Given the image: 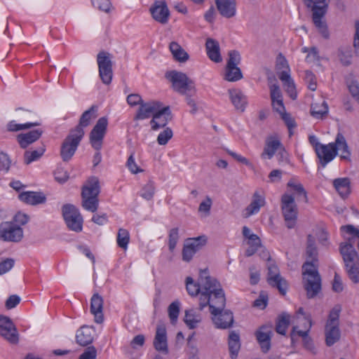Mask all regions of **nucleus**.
I'll use <instances>...</instances> for the list:
<instances>
[{
  "instance_id": "nucleus-57",
  "label": "nucleus",
  "mask_w": 359,
  "mask_h": 359,
  "mask_svg": "<svg viewBox=\"0 0 359 359\" xmlns=\"http://www.w3.org/2000/svg\"><path fill=\"white\" fill-rule=\"evenodd\" d=\"M54 175L55 180L60 183L66 182L69 178V175L67 172L62 168H58L55 171Z\"/></svg>"
},
{
  "instance_id": "nucleus-3",
  "label": "nucleus",
  "mask_w": 359,
  "mask_h": 359,
  "mask_svg": "<svg viewBox=\"0 0 359 359\" xmlns=\"http://www.w3.org/2000/svg\"><path fill=\"white\" fill-rule=\"evenodd\" d=\"M291 322L293 324L292 330L290 334L292 342L294 343L300 337L302 339L304 346L306 348L311 349L312 344L309 336L312 326L311 316L304 313L303 309L300 308Z\"/></svg>"
},
{
  "instance_id": "nucleus-14",
  "label": "nucleus",
  "mask_w": 359,
  "mask_h": 359,
  "mask_svg": "<svg viewBox=\"0 0 359 359\" xmlns=\"http://www.w3.org/2000/svg\"><path fill=\"white\" fill-rule=\"evenodd\" d=\"M99 75L102 82L109 84L112 79L111 56L109 53L102 51L97 56Z\"/></svg>"
},
{
  "instance_id": "nucleus-50",
  "label": "nucleus",
  "mask_w": 359,
  "mask_h": 359,
  "mask_svg": "<svg viewBox=\"0 0 359 359\" xmlns=\"http://www.w3.org/2000/svg\"><path fill=\"white\" fill-rule=\"evenodd\" d=\"M44 149L34 151H27L25 154V163L29 164L33 161L38 160L44 153Z\"/></svg>"
},
{
  "instance_id": "nucleus-61",
  "label": "nucleus",
  "mask_w": 359,
  "mask_h": 359,
  "mask_svg": "<svg viewBox=\"0 0 359 359\" xmlns=\"http://www.w3.org/2000/svg\"><path fill=\"white\" fill-rule=\"evenodd\" d=\"M267 301V295L265 293L262 292L259 294V297L255 301L254 306L257 308L263 309L266 306Z\"/></svg>"
},
{
  "instance_id": "nucleus-49",
  "label": "nucleus",
  "mask_w": 359,
  "mask_h": 359,
  "mask_svg": "<svg viewBox=\"0 0 359 359\" xmlns=\"http://www.w3.org/2000/svg\"><path fill=\"white\" fill-rule=\"evenodd\" d=\"M180 303L178 301L172 302L168 309V316L172 324H175L179 316Z\"/></svg>"
},
{
  "instance_id": "nucleus-26",
  "label": "nucleus",
  "mask_w": 359,
  "mask_h": 359,
  "mask_svg": "<svg viewBox=\"0 0 359 359\" xmlns=\"http://www.w3.org/2000/svg\"><path fill=\"white\" fill-rule=\"evenodd\" d=\"M265 197L259 192H255L249 205L243 210V215L245 217H250L257 214L261 208L265 205Z\"/></svg>"
},
{
  "instance_id": "nucleus-25",
  "label": "nucleus",
  "mask_w": 359,
  "mask_h": 359,
  "mask_svg": "<svg viewBox=\"0 0 359 359\" xmlns=\"http://www.w3.org/2000/svg\"><path fill=\"white\" fill-rule=\"evenodd\" d=\"M154 346L156 351L167 353L168 350V339L167 331L165 325H158L155 338L154 340Z\"/></svg>"
},
{
  "instance_id": "nucleus-35",
  "label": "nucleus",
  "mask_w": 359,
  "mask_h": 359,
  "mask_svg": "<svg viewBox=\"0 0 359 359\" xmlns=\"http://www.w3.org/2000/svg\"><path fill=\"white\" fill-rule=\"evenodd\" d=\"M289 191L294 198L296 197L298 201H302L305 203L308 201L307 194L303 185L294 179H291L287 182Z\"/></svg>"
},
{
  "instance_id": "nucleus-39",
  "label": "nucleus",
  "mask_w": 359,
  "mask_h": 359,
  "mask_svg": "<svg viewBox=\"0 0 359 359\" xmlns=\"http://www.w3.org/2000/svg\"><path fill=\"white\" fill-rule=\"evenodd\" d=\"M201 315L194 309L185 311L184 321L189 329L196 328L201 322Z\"/></svg>"
},
{
  "instance_id": "nucleus-43",
  "label": "nucleus",
  "mask_w": 359,
  "mask_h": 359,
  "mask_svg": "<svg viewBox=\"0 0 359 359\" xmlns=\"http://www.w3.org/2000/svg\"><path fill=\"white\" fill-rule=\"evenodd\" d=\"M130 242V233L129 231L123 228H120L118 231L116 236V243L119 248L124 251H126L128 248Z\"/></svg>"
},
{
  "instance_id": "nucleus-10",
  "label": "nucleus",
  "mask_w": 359,
  "mask_h": 359,
  "mask_svg": "<svg viewBox=\"0 0 359 359\" xmlns=\"http://www.w3.org/2000/svg\"><path fill=\"white\" fill-rule=\"evenodd\" d=\"M341 311L339 306H334L330 313L325 326V339L327 346H332L340 338L339 317Z\"/></svg>"
},
{
  "instance_id": "nucleus-51",
  "label": "nucleus",
  "mask_w": 359,
  "mask_h": 359,
  "mask_svg": "<svg viewBox=\"0 0 359 359\" xmlns=\"http://www.w3.org/2000/svg\"><path fill=\"white\" fill-rule=\"evenodd\" d=\"M173 133L170 128H166L159 133L157 137V142L160 145H165L172 137Z\"/></svg>"
},
{
  "instance_id": "nucleus-32",
  "label": "nucleus",
  "mask_w": 359,
  "mask_h": 359,
  "mask_svg": "<svg viewBox=\"0 0 359 359\" xmlns=\"http://www.w3.org/2000/svg\"><path fill=\"white\" fill-rule=\"evenodd\" d=\"M215 4L222 16L229 18L236 15V3L235 0H216Z\"/></svg>"
},
{
  "instance_id": "nucleus-41",
  "label": "nucleus",
  "mask_w": 359,
  "mask_h": 359,
  "mask_svg": "<svg viewBox=\"0 0 359 359\" xmlns=\"http://www.w3.org/2000/svg\"><path fill=\"white\" fill-rule=\"evenodd\" d=\"M329 111L328 105L325 100L316 102L311 107V115L316 118H322L327 114Z\"/></svg>"
},
{
  "instance_id": "nucleus-60",
  "label": "nucleus",
  "mask_w": 359,
  "mask_h": 359,
  "mask_svg": "<svg viewBox=\"0 0 359 359\" xmlns=\"http://www.w3.org/2000/svg\"><path fill=\"white\" fill-rule=\"evenodd\" d=\"M226 151L230 156H231L237 161H238L243 164H245V165H247L248 167H252V163L245 157H244V156H241V154H238L234 151L229 150V149H227Z\"/></svg>"
},
{
  "instance_id": "nucleus-22",
  "label": "nucleus",
  "mask_w": 359,
  "mask_h": 359,
  "mask_svg": "<svg viewBox=\"0 0 359 359\" xmlns=\"http://www.w3.org/2000/svg\"><path fill=\"white\" fill-rule=\"evenodd\" d=\"M315 152L323 168L336 157V149L332 142L327 144H323L320 147L316 148Z\"/></svg>"
},
{
  "instance_id": "nucleus-6",
  "label": "nucleus",
  "mask_w": 359,
  "mask_h": 359,
  "mask_svg": "<svg viewBox=\"0 0 359 359\" xmlns=\"http://www.w3.org/2000/svg\"><path fill=\"white\" fill-rule=\"evenodd\" d=\"M166 78L172 83L173 90L178 93L184 95L195 93V83L186 74L175 70L170 71L166 74Z\"/></svg>"
},
{
  "instance_id": "nucleus-7",
  "label": "nucleus",
  "mask_w": 359,
  "mask_h": 359,
  "mask_svg": "<svg viewBox=\"0 0 359 359\" xmlns=\"http://www.w3.org/2000/svg\"><path fill=\"white\" fill-rule=\"evenodd\" d=\"M276 68L278 76L282 81L285 91L292 100H295L297 92L294 81L290 76V69L286 59L280 54L277 57Z\"/></svg>"
},
{
  "instance_id": "nucleus-55",
  "label": "nucleus",
  "mask_w": 359,
  "mask_h": 359,
  "mask_svg": "<svg viewBox=\"0 0 359 359\" xmlns=\"http://www.w3.org/2000/svg\"><path fill=\"white\" fill-rule=\"evenodd\" d=\"M348 88L353 97L359 104V84L356 81H351L348 83Z\"/></svg>"
},
{
  "instance_id": "nucleus-5",
  "label": "nucleus",
  "mask_w": 359,
  "mask_h": 359,
  "mask_svg": "<svg viewBox=\"0 0 359 359\" xmlns=\"http://www.w3.org/2000/svg\"><path fill=\"white\" fill-rule=\"evenodd\" d=\"M270 94L273 109L278 113L280 118L285 122L289 131V135L291 137L294 133V130L297 127V124L291 115L285 111L282 93L279 86L276 84L271 86Z\"/></svg>"
},
{
  "instance_id": "nucleus-59",
  "label": "nucleus",
  "mask_w": 359,
  "mask_h": 359,
  "mask_svg": "<svg viewBox=\"0 0 359 359\" xmlns=\"http://www.w3.org/2000/svg\"><path fill=\"white\" fill-rule=\"evenodd\" d=\"M127 167L129 169V170L133 174H137L142 171L135 163V158L133 155H130L127 161Z\"/></svg>"
},
{
  "instance_id": "nucleus-29",
  "label": "nucleus",
  "mask_w": 359,
  "mask_h": 359,
  "mask_svg": "<svg viewBox=\"0 0 359 359\" xmlns=\"http://www.w3.org/2000/svg\"><path fill=\"white\" fill-rule=\"evenodd\" d=\"M205 50L208 58L215 62L219 63L222 61L219 42L213 39L208 38L205 42Z\"/></svg>"
},
{
  "instance_id": "nucleus-20",
  "label": "nucleus",
  "mask_w": 359,
  "mask_h": 359,
  "mask_svg": "<svg viewBox=\"0 0 359 359\" xmlns=\"http://www.w3.org/2000/svg\"><path fill=\"white\" fill-rule=\"evenodd\" d=\"M170 119L171 112L169 107H163L161 104L152 117L150 122L151 128L154 130H157L165 127Z\"/></svg>"
},
{
  "instance_id": "nucleus-53",
  "label": "nucleus",
  "mask_w": 359,
  "mask_h": 359,
  "mask_svg": "<svg viewBox=\"0 0 359 359\" xmlns=\"http://www.w3.org/2000/svg\"><path fill=\"white\" fill-rule=\"evenodd\" d=\"M154 184L149 182L142 188L140 196L146 200H150L154 196Z\"/></svg>"
},
{
  "instance_id": "nucleus-54",
  "label": "nucleus",
  "mask_w": 359,
  "mask_h": 359,
  "mask_svg": "<svg viewBox=\"0 0 359 359\" xmlns=\"http://www.w3.org/2000/svg\"><path fill=\"white\" fill-rule=\"evenodd\" d=\"M179 239V233L177 229H172L170 231L169 233V249L172 251L177 245V243Z\"/></svg>"
},
{
  "instance_id": "nucleus-52",
  "label": "nucleus",
  "mask_w": 359,
  "mask_h": 359,
  "mask_svg": "<svg viewBox=\"0 0 359 359\" xmlns=\"http://www.w3.org/2000/svg\"><path fill=\"white\" fill-rule=\"evenodd\" d=\"M93 6L105 13H109L111 8L109 0H91Z\"/></svg>"
},
{
  "instance_id": "nucleus-1",
  "label": "nucleus",
  "mask_w": 359,
  "mask_h": 359,
  "mask_svg": "<svg viewBox=\"0 0 359 359\" xmlns=\"http://www.w3.org/2000/svg\"><path fill=\"white\" fill-rule=\"evenodd\" d=\"M186 289L191 297H198L200 309L209 306L212 320L218 329H227L233 325V313L223 311L226 299L219 283L209 274L208 269L200 270L198 282L191 277H187Z\"/></svg>"
},
{
  "instance_id": "nucleus-64",
  "label": "nucleus",
  "mask_w": 359,
  "mask_h": 359,
  "mask_svg": "<svg viewBox=\"0 0 359 359\" xmlns=\"http://www.w3.org/2000/svg\"><path fill=\"white\" fill-rule=\"evenodd\" d=\"M332 289L336 292H341L343 289V283L341 277L335 273L333 283H332Z\"/></svg>"
},
{
  "instance_id": "nucleus-27",
  "label": "nucleus",
  "mask_w": 359,
  "mask_h": 359,
  "mask_svg": "<svg viewBox=\"0 0 359 359\" xmlns=\"http://www.w3.org/2000/svg\"><path fill=\"white\" fill-rule=\"evenodd\" d=\"M90 313L94 316V320L96 323H102L103 322V299L98 294H95L91 297Z\"/></svg>"
},
{
  "instance_id": "nucleus-18",
  "label": "nucleus",
  "mask_w": 359,
  "mask_h": 359,
  "mask_svg": "<svg viewBox=\"0 0 359 359\" xmlns=\"http://www.w3.org/2000/svg\"><path fill=\"white\" fill-rule=\"evenodd\" d=\"M0 335L12 344L18 341L16 327L8 317L0 316Z\"/></svg>"
},
{
  "instance_id": "nucleus-31",
  "label": "nucleus",
  "mask_w": 359,
  "mask_h": 359,
  "mask_svg": "<svg viewBox=\"0 0 359 359\" xmlns=\"http://www.w3.org/2000/svg\"><path fill=\"white\" fill-rule=\"evenodd\" d=\"M332 144L336 149V156L339 154L341 158L350 160L351 151L344 136L341 133L337 135L335 141Z\"/></svg>"
},
{
  "instance_id": "nucleus-17",
  "label": "nucleus",
  "mask_w": 359,
  "mask_h": 359,
  "mask_svg": "<svg viewBox=\"0 0 359 359\" xmlns=\"http://www.w3.org/2000/svg\"><path fill=\"white\" fill-rule=\"evenodd\" d=\"M207 243L205 236H200L196 238H189L184 246L182 251V259L184 261L189 262L194 255L200 250Z\"/></svg>"
},
{
  "instance_id": "nucleus-21",
  "label": "nucleus",
  "mask_w": 359,
  "mask_h": 359,
  "mask_svg": "<svg viewBox=\"0 0 359 359\" xmlns=\"http://www.w3.org/2000/svg\"><path fill=\"white\" fill-rule=\"evenodd\" d=\"M268 270L269 283L277 287L281 294H285L287 290V283L280 276L277 266L274 264H269Z\"/></svg>"
},
{
  "instance_id": "nucleus-37",
  "label": "nucleus",
  "mask_w": 359,
  "mask_h": 359,
  "mask_svg": "<svg viewBox=\"0 0 359 359\" xmlns=\"http://www.w3.org/2000/svg\"><path fill=\"white\" fill-rule=\"evenodd\" d=\"M281 147L280 141L277 137H269L266 140V145L262 154V157L271 159Z\"/></svg>"
},
{
  "instance_id": "nucleus-8",
  "label": "nucleus",
  "mask_w": 359,
  "mask_h": 359,
  "mask_svg": "<svg viewBox=\"0 0 359 359\" xmlns=\"http://www.w3.org/2000/svg\"><path fill=\"white\" fill-rule=\"evenodd\" d=\"M83 135V129L81 127H76L70 132L61 146L60 155L63 161H68L72 158Z\"/></svg>"
},
{
  "instance_id": "nucleus-40",
  "label": "nucleus",
  "mask_w": 359,
  "mask_h": 359,
  "mask_svg": "<svg viewBox=\"0 0 359 359\" xmlns=\"http://www.w3.org/2000/svg\"><path fill=\"white\" fill-rule=\"evenodd\" d=\"M170 50L175 58L178 62H184L189 60L188 53L177 42L172 41L169 45Z\"/></svg>"
},
{
  "instance_id": "nucleus-45",
  "label": "nucleus",
  "mask_w": 359,
  "mask_h": 359,
  "mask_svg": "<svg viewBox=\"0 0 359 359\" xmlns=\"http://www.w3.org/2000/svg\"><path fill=\"white\" fill-rule=\"evenodd\" d=\"M291 321L292 320H290V316L289 314H287V313L282 314L279 317L278 322L276 323V332L278 334L285 335L287 332L288 325Z\"/></svg>"
},
{
  "instance_id": "nucleus-58",
  "label": "nucleus",
  "mask_w": 359,
  "mask_h": 359,
  "mask_svg": "<svg viewBox=\"0 0 359 359\" xmlns=\"http://www.w3.org/2000/svg\"><path fill=\"white\" fill-rule=\"evenodd\" d=\"M127 102L131 107H135L138 104L141 105L142 104V97L139 94H130L127 97Z\"/></svg>"
},
{
  "instance_id": "nucleus-11",
  "label": "nucleus",
  "mask_w": 359,
  "mask_h": 359,
  "mask_svg": "<svg viewBox=\"0 0 359 359\" xmlns=\"http://www.w3.org/2000/svg\"><path fill=\"white\" fill-rule=\"evenodd\" d=\"M281 209L289 229L294 227L297 219V207L294 197L290 193H285L281 198Z\"/></svg>"
},
{
  "instance_id": "nucleus-4",
  "label": "nucleus",
  "mask_w": 359,
  "mask_h": 359,
  "mask_svg": "<svg viewBox=\"0 0 359 359\" xmlns=\"http://www.w3.org/2000/svg\"><path fill=\"white\" fill-rule=\"evenodd\" d=\"M100 194L99 180L95 177H90L83 187L82 207L87 211L95 212L98 209Z\"/></svg>"
},
{
  "instance_id": "nucleus-15",
  "label": "nucleus",
  "mask_w": 359,
  "mask_h": 359,
  "mask_svg": "<svg viewBox=\"0 0 359 359\" xmlns=\"http://www.w3.org/2000/svg\"><path fill=\"white\" fill-rule=\"evenodd\" d=\"M108 126V120L106 117L98 119L90 134V143L94 149L100 150L102 147V140L105 135Z\"/></svg>"
},
{
  "instance_id": "nucleus-9",
  "label": "nucleus",
  "mask_w": 359,
  "mask_h": 359,
  "mask_svg": "<svg viewBox=\"0 0 359 359\" xmlns=\"http://www.w3.org/2000/svg\"><path fill=\"white\" fill-rule=\"evenodd\" d=\"M241 61V56L238 51L233 50L229 52L223 74V79L225 81L236 82L243 78L242 72L238 67Z\"/></svg>"
},
{
  "instance_id": "nucleus-28",
  "label": "nucleus",
  "mask_w": 359,
  "mask_h": 359,
  "mask_svg": "<svg viewBox=\"0 0 359 359\" xmlns=\"http://www.w3.org/2000/svg\"><path fill=\"white\" fill-rule=\"evenodd\" d=\"M161 104V102L157 101H152L146 103L142 102V104L140 106L135 118L137 119L142 120L148 118L151 116L153 117Z\"/></svg>"
},
{
  "instance_id": "nucleus-23",
  "label": "nucleus",
  "mask_w": 359,
  "mask_h": 359,
  "mask_svg": "<svg viewBox=\"0 0 359 359\" xmlns=\"http://www.w3.org/2000/svg\"><path fill=\"white\" fill-rule=\"evenodd\" d=\"M150 13L153 18L160 23L165 24L168 20L170 13L165 1H156L151 6Z\"/></svg>"
},
{
  "instance_id": "nucleus-2",
  "label": "nucleus",
  "mask_w": 359,
  "mask_h": 359,
  "mask_svg": "<svg viewBox=\"0 0 359 359\" xmlns=\"http://www.w3.org/2000/svg\"><path fill=\"white\" fill-rule=\"evenodd\" d=\"M318 250L315 238L309 235L306 249V262L302 266V276L304 288L308 297H315L320 290L321 279L318 271Z\"/></svg>"
},
{
  "instance_id": "nucleus-38",
  "label": "nucleus",
  "mask_w": 359,
  "mask_h": 359,
  "mask_svg": "<svg viewBox=\"0 0 359 359\" xmlns=\"http://www.w3.org/2000/svg\"><path fill=\"white\" fill-rule=\"evenodd\" d=\"M350 180L347 177L333 180V186L341 197H346L351 192Z\"/></svg>"
},
{
  "instance_id": "nucleus-44",
  "label": "nucleus",
  "mask_w": 359,
  "mask_h": 359,
  "mask_svg": "<svg viewBox=\"0 0 359 359\" xmlns=\"http://www.w3.org/2000/svg\"><path fill=\"white\" fill-rule=\"evenodd\" d=\"M212 200L206 196L199 204L198 212L201 217H208L210 215Z\"/></svg>"
},
{
  "instance_id": "nucleus-24",
  "label": "nucleus",
  "mask_w": 359,
  "mask_h": 359,
  "mask_svg": "<svg viewBox=\"0 0 359 359\" xmlns=\"http://www.w3.org/2000/svg\"><path fill=\"white\" fill-rule=\"evenodd\" d=\"M229 99L235 107L240 111H244L248 105L247 96L238 88H232L228 90Z\"/></svg>"
},
{
  "instance_id": "nucleus-34",
  "label": "nucleus",
  "mask_w": 359,
  "mask_h": 359,
  "mask_svg": "<svg viewBox=\"0 0 359 359\" xmlns=\"http://www.w3.org/2000/svg\"><path fill=\"white\" fill-rule=\"evenodd\" d=\"M19 199L29 205H36L44 203L46 198L43 193L36 191H24L19 194Z\"/></svg>"
},
{
  "instance_id": "nucleus-56",
  "label": "nucleus",
  "mask_w": 359,
  "mask_h": 359,
  "mask_svg": "<svg viewBox=\"0 0 359 359\" xmlns=\"http://www.w3.org/2000/svg\"><path fill=\"white\" fill-rule=\"evenodd\" d=\"M14 260L11 258L6 259L0 262V275L8 272L14 266Z\"/></svg>"
},
{
  "instance_id": "nucleus-30",
  "label": "nucleus",
  "mask_w": 359,
  "mask_h": 359,
  "mask_svg": "<svg viewBox=\"0 0 359 359\" xmlns=\"http://www.w3.org/2000/svg\"><path fill=\"white\" fill-rule=\"evenodd\" d=\"M272 327L264 325L261 327L256 332L257 339L264 352H267L271 347V336Z\"/></svg>"
},
{
  "instance_id": "nucleus-42",
  "label": "nucleus",
  "mask_w": 359,
  "mask_h": 359,
  "mask_svg": "<svg viewBox=\"0 0 359 359\" xmlns=\"http://www.w3.org/2000/svg\"><path fill=\"white\" fill-rule=\"evenodd\" d=\"M229 348L231 358L236 359L241 348V344L239 335L235 332H231L229 334Z\"/></svg>"
},
{
  "instance_id": "nucleus-19",
  "label": "nucleus",
  "mask_w": 359,
  "mask_h": 359,
  "mask_svg": "<svg viewBox=\"0 0 359 359\" xmlns=\"http://www.w3.org/2000/svg\"><path fill=\"white\" fill-rule=\"evenodd\" d=\"M242 233L244 237V243L248 245L245 254L247 256H252L262 247L261 240L248 226L243 227Z\"/></svg>"
},
{
  "instance_id": "nucleus-47",
  "label": "nucleus",
  "mask_w": 359,
  "mask_h": 359,
  "mask_svg": "<svg viewBox=\"0 0 359 359\" xmlns=\"http://www.w3.org/2000/svg\"><path fill=\"white\" fill-rule=\"evenodd\" d=\"M95 109L93 107L83 112L81 117L79 125L77 127H81L83 129V127L88 126L95 117Z\"/></svg>"
},
{
  "instance_id": "nucleus-48",
  "label": "nucleus",
  "mask_w": 359,
  "mask_h": 359,
  "mask_svg": "<svg viewBox=\"0 0 359 359\" xmlns=\"http://www.w3.org/2000/svg\"><path fill=\"white\" fill-rule=\"evenodd\" d=\"M302 52L307 53L306 57V61L309 63L316 64L319 61V55L317 49L314 47L309 48L307 47H303Z\"/></svg>"
},
{
  "instance_id": "nucleus-16",
  "label": "nucleus",
  "mask_w": 359,
  "mask_h": 359,
  "mask_svg": "<svg viewBox=\"0 0 359 359\" xmlns=\"http://www.w3.org/2000/svg\"><path fill=\"white\" fill-rule=\"evenodd\" d=\"M23 237V231L13 222H3L0 224V238L9 242H19Z\"/></svg>"
},
{
  "instance_id": "nucleus-12",
  "label": "nucleus",
  "mask_w": 359,
  "mask_h": 359,
  "mask_svg": "<svg viewBox=\"0 0 359 359\" xmlns=\"http://www.w3.org/2000/svg\"><path fill=\"white\" fill-rule=\"evenodd\" d=\"M328 1L329 0H315L314 1L312 0V5L308 6L311 8L313 11V23L325 37H327L328 31L323 18L327 12Z\"/></svg>"
},
{
  "instance_id": "nucleus-13",
  "label": "nucleus",
  "mask_w": 359,
  "mask_h": 359,
  "mask_svg": "<svg viewBox=\"0 0 359 359\" xmlns=\"http://www.w3.org/2000/svg\"><path fill=\"white\" fill-rule=\"evenodd\" d=\"M62 215L68 228L74 231L80 232L83 229V217L79 210L72 205L62 207Z\"/></svg>"
},
{
  "instance_id": "nucleus-33",
  "label": "nucleus",
  "mask_w": 359,
  "mask_h": 359,
  "mask_svg": "<svg viewBox=\"0 0 359 359\" xmlns=\"http://www.w3.org/2000/svg\"><path fill=\"white\" fill-rule=\"evenodd\" d=\"M43 130L41 129H35L25 133H20L17 136V140L20 146L25 149L29 144L34 143L41 136Z\"/></svg>"
},
{
  "instance_id": "nucleus-46",
  "label": "nucleus",
  "mask_w": 359,
  "mask_h": 359,
  "mask_svg": "<svg viewBox=\"0 0 359 359\" xmlns=\"http://www.w3.org/2000/svg\"><path fill=\"white\" fill-rule=\"evenodd\" d=\"M39 122H27L25 123H17L15 121H11L7 124L8 131L15 132L22 130L29 129L32 127L39 126Z\"/></svg>"
},
{
  "instance_id": "nucleus-62",
  "label": "nucleus",
  "mask_w": 359,
  "mask_h": 359,
  "mask_svg": "<svg viewBox=\"0 0 359 359\" xmlns=\"http://www.w3.org/2000/svg\"><path fill=\"white\" fill-rule=\"evenodd\" d=\"M97 351L95 347L90 346L81 355L79 359H95Z\"/></svg>"
},
{
  "instance_id": "nucleus-36",
  "label": "nucleus",
  "mask_w": 359,
  "mask_h": 359,
  "mask_svg": "<svg viewBox=\"0 0 359 359\" xmlns=\"http://www.w3.org/2000/svg\"><path fill=\"white\" fill-rule=\"evenodd\" d=\"M95 330L92 326H82L76 334V339L78 344L81 346H87L90 344L94 337Z\"/></svg>"
},
{
  "instance_id": "nucleus-63",
  "label": "nucleus",
  "mask_w": 359,
  "mask_h": 359,
  "mask_svg": "<svg viewBox=\"0 0 359 359\" xmlns=\"http://www.w3.org/2000/svg\"><path fill=\"white\" fill-rule=\"evenodd\" d=\"M305 79L309 83L308 87L310 90L314 91L316 89V83L315 81L314 74L310 72L306 71L305 75Z\"/></svg>"
}]
</instances>
